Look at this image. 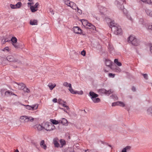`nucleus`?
I'll use <instances>...</instances> for the list:
<instances>
[{
	"mask_svg": "<svg viewBox=\"0 0 152 152\" xmlns=\"http://www.w3.org/2000/svg\"><path fill=\"white\" fill-rule=\"evenodd\" d=\"M117 4V7L121 10H123L124 14H125L127 18L129 20L132 22L133 21V19L132 18L130 15L127 13L126 10L124 8V6L122 4H121L119 2L116 1V2Z\"/></svg>",
	"mask_w": 152,
	"mask_h": 152,
	"instance_id": "1",
	"label": "nucleus"
},
{
	"mask_svg": "<svg viewBox=\"0 0 152 152\" xmlns=\"http://www.w3.org/2000/svg\"><path fill=\"white\" fill-rule=\"evenodd\" d=\"M128 42L134 46H137L139 45L140 42L134 35H131L128 38Z\"/></svg>",
	"mask_w": 152,
	"mask_h": 152,
	"instance_id": "2",
	"label": "nucleus"
},
{
	"mask_svg": "<svg viewBox=\"0 0 152 152\" xmlns=\"http://www.w3.org/2000/svg\"><path fill=\"white\" fill-rule=\"evenodd\" d=\"M88 96L90 97L94 103H98L100 102V99L97 98L99 96L98 95L92 91H90Z\"/></svg>",
	"mask_w": 152,
	"mask_h": 152,
	"instance_id": "3",
	"label": "nucleus"
},
{
	"mask_svg": "<svg viewBox=\"0 0 152 152\" xmlns=\"http://www.w3.org/2000/svg\"><path fill=\"white\" fill-rule=\"evenodd\" d=\"M44 129L47 131H51L55 129V126L51 123L46 122L42 124Z\"/></svg>",
	"mask_w": 152,
	"mask_h": 152,
	"instance_id": "4",
	"label": "nucleus"
},
{
	"mask_svg": "<svg viewBox=\"0 0 152 152\" xmlns=\"http://www.w3.org/2000/svg\"><path fill=\"white\" fill-rule=\"evenodd\" d=\"M20 120L21 122L25 123L29 122H33L34 120V118L31 116L23 115L20 117Z\"/></svg>",
	"mask_w": 152,
	"mask_h": 152,
	"instance_id": "5",
	"label": "nucleus"
},
{
	"mask_svg": "<svg viewBox=\"0 0 152 152\" xmlns=\"http://www.w3.org/2000/svg\"><path fill=\"white\" fill-rule=\"evenodd\" d=\"M11 41L12 42V45L16 49L21 48H23L22 45H20L18 44L17 43V39L14 37H13L11 39Z\"/></svg>",
	"mask_w": 152,
	"mask_h": 152,
	"instance_id": "6",
	"label": "nucleus"
},
{
	"mask_svg": "<svg viewBox=\"0 0 152 152\" xmlns=\"http://www.w3.org/2000/svg\"><path fill=\"white\" fill-rule=\"evenodd\" d=\"M112 30L114 32V34L116 35L120 34L122 32V29L120 26L116 25L113 28H112Z\"/></svg>",
	"mask_w": 152,
	"mask_h": 152,
	"instance_id": "7",
	"label": "nucleus"
},
{
	"mask_svg": "<svg viewBox=\"0 0 152 152\" xmlns=\"http://www.w3.org/2000/svg\"><path fill=\"white\" fill-rule=\"evenodd\" d=\"M5 60H7L8 61L13 62H17L18 64H20V61L18 60V59L15 58L12 56H9L7 57L6 59H5Z\"/></svg>",
	"mask_w": 152,
	"mask_h": 152,
	"instance_id": "8",
	"label": "nucleus"
},
{
	"mask_svg": "<svg viewBox=\"0 0 152 152\" xmlns=\"http://www.w3.org/2000/svg\"><path fill=\"white\" fill-rule=\"evenodd\" d=\"M13 85L16 88L20 90H23L25 86V85L23 83H18L14 82Z\"/></svg>",
	"mask_w": 152,
	"mask_h": 152,
	"instance_id": "9",
	"label": "nucleus"
},
{
	"mask_svg": "<svg viewBox=\"0 0 152 152\" xmlns=\"http://www.w3.org/2000/svg\"><path fill=\"white\" fill-rule=\"evenodd\" d=\"M39 6V4L37 2L36 3L34 6H31L30 9L31 12H35L38 10V7Z\"/></svg>",
	"mask_w": 152,
	"mask_h": 152,
	"instance_id": "10",
	"label": "nucleus"
},
{
	"mask_svg": "<svg viewBox=\"0 0 152 152\" xmlns=\"http://www.w3.org/2000/svg\"><path fill=\"white\" fill-rule=\"evenodd\" d=\"M59 139L57 137L53 139V143L55 147L56 148H60V145L59 143Z\"/></svg>",
	"mask_w": 152,
	"mask_h": 152,
	"instance_id": "11",
	"label": "nucleus"
},
{
	"mask_svg": "<svg viewBox=\"0 0 152 152\" xmlns=\"http://www.w3.org/2000/svg\"><path fill=\"white\" fill-rule=\"evenodd\" d=\"M74 32L77 34H80L81 33V29L78 26L74 27L73 28Z\"/></svg>",
	"mask_w": 152,
	"mask_h": 152,
	"instance_id": "12",
	"label": "nucleus"
},
{
	"mask_svg": "<svg viewBox=\"0 0 152 152\" xmlns=\"http://www.w3.org/2000/svg\"><path fill=\"white\" fill-rule=\"evenodd\" d=\"M67 6L70 7L73 10H76V5L73 2L70 1Z\"/></svg>",
	"mask_w": 152,
	"mask_h": 152,
	"instance_id": "13",
	"label": "nucleus"
},
{
	"mask_svg": "<svg viewBox=\"0 0 152 152\" xmlns=\"http://www.w3.org/2000/svg\"><path fill=\"white\" fill-rule=\"evenodd\" d=\"M59 123L64 125H68V121L65 118H62L61 120H59Z\"/></svg>",
	"mask_w": 152,
	"mask_h": 152,
	"instance_id": "14",
	"label": "nucleus"
},
{
	"mask_svg": "<svg viewBox=\"0 0 152 152\" xmlns=\"http://www.w3.org/2000/svg\"><path fill=\"white\" fill-rule=\"evenodd\" d=\"M40 146L41 148H43L45 150H46L47 148V146L45 143L44 140H42L40 143Z\"/></svg>",
	"mask_w": 152,
	"mask_h": 152,
	"instance_id": "15",
	"label": "nucleus"
},
{
	"mask_svg": "<svg viewBox=\"0 0 152 152\" xmlns=\"http://www.w3.org/2000/svg\"><path fill=\"white\" fill-rule=\"evenodd\" d=\"M145 11L146 14L152 17V11L146 8L145 10Z\"/></svg>",
	"mask_w": 152,
	"mask_h": 152,
	"instance_id": "16",
	"label": "nucleus"
},
{
	"mask_svg": "<svg viewBox=\"0 0 152 152\" xmlns=\"http://www.w3.org/2000/svg\"><path fill=\"white\" fill-rule=\"evenodd\" d=\"M39 105L37 104H35L31 105V110H35L37 109Z\"/></svg>",
	"mask_w": 152,
	"mask_h": 152,
	"instance_id": "17",
	"label": "nucleus"
},
{
	"mask_svg": "<svg viewBox=\"0 0 152 152\" xmlns=\"http://www.w3.org/2000/svg\"><path fill=\"white\" fill-rule=\"evenodd\" d=\"M86 27L88 28L92 29L93 30L96 29L95 27L91 23H88V25Z\"/></svg>",
	"mask_w": 152,
	"mask_h": 152,
	"instance_id": "18",
	"label": "nucleus"
},
{
	"mask_svg": "<svg viewBox=\"0 0 152 152\" xmlns=\"http://www.w3.org/2000/svg\"><path fill=\"white\" fill-rule=\"evenodd\" d=\"M59 141L60 143V148H62L63 146L65 145L66 142L65 140L63 139H60Z\"/></svg>",
	"mask_w": 152,
	"mask_h": 152,
	"instance_id": "19",
	"label": "nucleus"
},
{
	"mask_svg": "<svg viewBox=\"0 0 152 152\" xmlns=\"http://www.w3.org/2000/svg\"><path fill=\"white\" fill-rule=\"evenodd\" d=\"M112 62L111 61L108 59H106L105 61V64L107 66L111 67L112 65Z\"/></svg>",
	"mask_w": 152,
	"mask_h": 152,
	"instance_id": "20",
	"label": "nucleus"
},
{
	"mask_svg": "<svg viewBox=\"0 0 152 152\" xmlns=\"http://www.w3.org/2000/svg\"><path fill=\"white\" fill-rule=\"evenodd\" d=\"M108 48L111 53H113L114 52V50L112 45L109 44L108 45Z\"/></svg>",
	"mask_w": 152,
	"mask_h": 152,
	"instance_id": "21",
	"label": "nucleus"
},
{
	"mask_svg": "<svg viewBox=\"0 0 152 152\" xmlns=\"http://www.w3.org/2000/svg\"><path fill=\"white\" fill-rule=\"evenodd\" d=\"M130 148V146H127L122 149L121 152H127V151H129Z\"/></svg>",
	"mask_w": 152,
	"mask_h": 152,
	"instance_id": "22",
	"label": "nucleus"
},
{
	"mask_svg": "<svg viewBox=\"0 0 152 152\" xmlns=\"http://www.w3.org/2000/svg\"><path fill=\"white\" fill-rule=\"evenodd\" d=\"M148 114L152 116V106L149 107L147 110Z\"/></svg>",
	"mask_w": 152,
	"mask_h": 152,
	"instance_id": "23",
	"label": "nucleus"
},
{
	"mask_svg": "<svg viewBox=\"0 0 152 152\" xmlns=\"http://www.w3.org/2000/svg\"><path fill=\"white\" fill-rule=\"evenodd\" d=\"M13 94V92L10 91H7L5 92L4 96H10L12 95V94Z\"/></svg>",
	"mask_w": 152,
	"mask_h": 152,
	"instance_id": "24",
	"label": "nucleus"
},
{
	"mask_svg": "<svg viewBox=\"0 0 152 152\" xmlns=\"http://www.w3.org/2000/svg\"><path fill=\"white\" fill-rule=\"evenodd\" d=\"M50 121L52 123V124L53 125H57L59 123V121H58L54 119H50Z\"/></svg>",
	"mask_w": 152,
	"mask_h": 152,
	"instance_id": "25",
	"label": "nucleus"
},
{
	"mask_svg": "<svg viewBox=\"0 0 152 152\" xmlns=\"http://www.w3.org/2000/svg\"><path fill=\"white\" fill-rule=\"evenodd\" d=\"M146 28L152 31V24L150 23L147 24L145 25Z\"/></svg>",
	"mask_w": 152,
	"mask_h": 152,
	"instance_id": "26",
	"label": "nucleus"
},
{
	"mask_svg": "<svg viewBox=\"0 0 152 152\" xmlns=\"http://www.w3.org/2000/svg\"><path fill=\"white\" fill-rule=\"evenodd\" d=\"M30 23V24L32 25H37V21L36 20H31Z\"/></svg>",
	"mask_w": 152,
	"mask_h": 152,
	"instance_id": "27",
	"label": "nucleus"
},
{
	"mask_svg": "<svg viewBox=\"0 0 152 152\" xmlns=\"http://www.w3.org/2000/svg\"><path fill=\"white\" fill-rule=\"evenodd\" d=\"M105 92L106 90L104 88L100 89L98 90V92L100 94H105Z\"/></svg>",
	"mask_w": 152,
	"mask_h": 152,
	"instance_id": "28",
	"label": "nucleus"
},
{
	"mask_svg": "<svg viewBox=\"0 0 152 152\" xmlns=\"http://www.w3.org/2000/svg\"><path fill=\"white\" fill-rule=\"evenodd\" d=\"M36 126L37 129L39 131H41L44 129V126L42 125H41L40 124H38Z\"/></svg>",
	"mask_w": 152,
	"mask_h": 152,
	"instance_id": "29",
	"label": "nucleus"
},
{
	"mask_svg": "<svg viewBox=\"0 0 152 152\" xmlns=\"http://www.w3.org/2000/svg\"><path fill=\"white\" fill-rule=\"evenodd\" d=\"M82 22L83 25L85 27H86L88 23L87 20H82Z\"/></svg>",
	"mask_w": 152,
	"mask_h": 152,
	"instance_id": "30",
	"label": "nucleus"
},
{
	"mask_svg": "<svg viewBox=\"0 0 152 152\" xmlns=\"http://www.w3.org/2000/svg\"><path fill=\"white\" fill-rule=\"evenodd\" d=\"M69 90L70 93L73 94H76V91H75L72 88V86L69 88Z\"/></svg>",
	"mask_w": 152,
	"mask_h": 152,
	"instance_id": "31",
	"label": "nucleus"
},
{
	"mask_svg": "<svg viewBox=\"0 0 152 152\" xmlns=\"http://www.w3.org/2000/svg\"><path fill=\"white\" fill-rule=\"evenodd\" d=\"M66 152H74V149L73 148L69 147L66 150Z\"/></svg>",
	"mask_w": 152,
	"mask_h": 152,
	"instance_id": "32",
	"label": "nucleus"
},
{
	"mask_svg": "<svg viewBox=\"0 0 152 152\" xmlns=\"http://www.w3.org/2000/svg\"><path fill=\"white\" fill-rule=\"evenodd\" d=\"M48 86L50 89L51 90L56 86V84L52 85L51 83H49L48 84Z\"/></svg>",
	"mask_w": 152,
	"mask_h": 152,
	"instance_id": "33",
	"label": "nucleus"
},
{
	"mask_svg": "<svg viewBox=\"0 0 152 152\" xmlns=\"http://www.w3.org/2000/svg\"><path fill=\"white\" fill-rule=\"evenodd\" d=\"M110 25L111 26V27L113 28L114 26H116L117 25H116L114 21L111 20L110 23Z\"/></svg>",
	"mask_w": 152,
	"mask_h": 152,
	"instance_id": "34",
	"label": "nucleus"
},
{
	"mask_svg": "<svg viewBox=\"0 0 152 152\" xmlns=\"http://www.w3.org/2000/svg\"><path fill=\"white\" fill-rule=\"evenodd\" d=\"M114 62L118 66H121L122 65L121 63V62H118V59H115L114 60Z\"/></svg>",
	"mask_w": 152,
	"mask_h": 152,
	"instance_id": "35",
	"label": "nucleus"
},
{
	"mask_svg": "<svg viewBox=\"0 0 152 152\" xmlns=\"http://www.w3.org/2000/svg\"><path fill=\"white\" fill-rule=\"evenodd\" d=\"M63 85L64 86L66 87H69V88L72 86V85L70 83H69L67 82H64L63 83Z\"/></svg>",
	"mask_w": 152,
	"mask_h": 152,
	"instance_id": "36",
	"label": "nucleus"
},
{
	"mask_svg": "<svg viewBox=\"0 0 152 152\" xmlns=\"http://www.w3.org/2000/svg\"><path fill=\"white\" fill-rule=\"evenodd\" d=\"M15 5L16 9L19 8L21 6L22 3L20 2H18Z\"/></svg>",
	"mask_w": 152,
	"mask_h": 152,
	"instance_id": "37",
	"label": "nucleus"
},
{
	"mask_svg": "<svg viewBox=\"0 0 152 152\" xmlns=\"http://www.w3.org/2000/svg\"><path fill=\"white\" fill-rule=\"evenodd\" d=\"M23 91L25 92H26L27 93H29L30 92V90L27 87H26L25 86L24 88L23 89Z\"/></svg>",
	"mask_w": 152,
	"mask_h": 152,
	"instance_id": "38",
	"label": "nucleus"
},
{
	"mask_svg": "<svg viewBox=\"0 0 152 152\" xmlns=\"http://www.w3.org/2000/svg\"><path fill=\"white\" fill-rule=\"evenodd\" d=\"M142 1L145 3H147L149 4H151L152 2L151 0H140Z\"/></svg>",
	"mask_w": 152,
	"mask_h": 152,
	"instance_id": "39",
	"label": "nucleus"
},
{
	"mask_svg": "<svg viewBox=\"0 0 152 152\" xmlns=\"http://www.w3.org/2000/svg\"><path fill=\"white\" fill-rule=\"evenodd\" d=\"M113 92V91H112L111 90H110L108 91H107L106 90V92H105V94L106 95H109L111 94Z\"/></svg>",
	"mask_w": 152,
	"mask_h": 152,
	"instance_id": "40",
	"label": "nucleus"
},
{
	"mask_svg": "<svg viewBox=\"0 0 152 152\" xmlns=\"http://www.w3.org/2000/svg\"><path fill=\"white\" fill-rule=\"evenodd\" d=\"M118 105H119L121 107H123L125 106V104L124 102H121L119 101V102H118Z\"/></svg>",
	"mask_w": 152,
	"mask_h": 152,
	"instance_id": "41",
	"label": "nucleus"
},
{
	"mask_svg": "<svg viewBox=\"0 0 152 152\" xmlns=\"http://www.w3.org/2000/svg\"><path fill=\"white\" fill-rule=\"evenodd\" d=\"M58 103L60 104H62V103H66V102L62 100L61 99H59L58 100Z\"/></svg>",
	"mask_w": 152,
	"mask_h": 152,
	"instance_id": "42",
	"label": "nucleus"
},
{
	"mask_svg": "<svg viewBox=\"0 0 152 152\" xmlns=\"http://www.w3.org/2000/svg\"><path fill=\"white\" fill-rule=\"evenodd\" d=\"M9 41L8 40H7L6 39L4 38L2 39L1 40V43L3 44H5V43L7 42H8Z\"/></svg>",
	"mask_w": 152,
	"mask_h": 152,
	"instance_id": "43",
	"label": "nucleus"
},
{
	"mask_svg": "<svg viewBox=\"0 0 152 152\" xmlns=\"http://www.w3.org/2000/svg\"><path fill=\"white\" fill-rule=\"evenodd\" d=\"M10 50L9 48L8 47H6L4 48L2 50L4 51L9 52Z\"/></svg>",
	"mask_w": 152,
	"mask_h": 152,
	"instance_id": "44",
	"label": "nucleus"
},
{
	"mask_svg": "<svg viewBox=\"0 0 152 152\" xmlns=\"http://www.w3.org/2000/svg\"><path fill=\"white\" fill-rule=\"evenodd\" d=\"M1 94L2 96H3V95L5 93V89H2L1 90Z\"/></svg>",
	"mask_w": 152,
	"mask_h": 152,
	"instance_id": "45",
	"label": "nucleus"
},
{
	"mask_svg": "<svg viewBox=\"0 0 152 152\" xmlns=\"http://www.w3.org/2000/svg\"><path fill=\"white\" fill-rule=\"evenodd\" d=\"M64 3L68 6L69 4V3H70V1L69 0H64Z\"/></svg>",
	"mask_w": 152,
	"mask_h": 152,
	"instance_id": "46",
	"label": "nucleus"
},
{
	"mask_svg": "<svg viewBox=\"0 0 152 152\" xmlns=\"http://www.w3.org/2000/svg\"><path fill=\"white\" fill-rule=\"evenodd\" d=\"M64 103H62V104H61V105H62L63 107H66L67 110H69V107L66 105Z\"/></svg>",
	"mask_w": 152,
	"mask_h": 152,
	"instance_id": "47",
	"label": "nucleus"
},
{
	"mask_svg": "<svg viewBox=\"0 0 152 152\" xmlns=\"http://www.w3.org/2000/svg\"><path fill=\"white\" fill-rule=\"evenodd\" d=\"M115 75L112 73H109L108 74V76L110 77L114 78L115 77Z\"/></svg>",
	"mask_w": 152,
	"mask_h": 152,
	"instance_id": "48",
	"label": "nucleus"
},
{
	"mask_svg": "<svg viewBox=\"0 0 152 152\" xmlns=\"http://www.w3.org/2000/svg\"><path fill=\"white\" fill-rule=\"evenodd\" d=\"M76 9H77V12L80 14H81L82 13V11L77 6Z\"/></svg>",
	"mask_w": 152,
	"mask_h": 152,
	"instance_id": "49",
	"label": "nucleus"
},
{
	"mask_svg": "<svg viewBox=\"0 0 152 152\" xmlns=\"http://www.w3.org/2000/svg\"><path fill=\"white\" fill-rule=\"evenodd\" d=\"M26 106V108L28 110H31V105H24Z\"/></svg>",
	"mask_w": 152,
	"mask_h": 152,
	"instance_id": "50",
	"label": "nucleus"
},
{
	"mask_svg": "<svg viewBox=\"0 0 152 152\" xmlns=\"http://www.w3.org/2000/svg\"><path fill=\"white\" fill-rule=\"evenodd\" d=\"M105 20L106 22L107 23H110L111 21V20L110 19L108 18H107L105 19Z\"/></svg>",
	"mask_w": 152,
	"mask_h": 152,
	"instance_id": "51",
	"label": "nucleus"
},
{
	"mask_svg": "<svg viewBox=\"0 0 152 152\" xmlns=\"http://www.w3.org/2000/svg\"><path fill=\"white\" fill-rule=\"evenodd\" d=\"M118 105V102H114L112 103V106H115L116 105Z\"/></svg>",
	"mask_w": 152,
	"mask_h": 152,
	"instance_id": "52",
	"label": "nucleus"
},
{
	"mask_svg": "<svg viewBox=\"0 0 152 152\" xmlns=\"http://www.w3.org/2000/svg\"><path fill=\"white\" fill-rule=\"evenodd\" d=\"M76 94H78L82 95L83 94V92L82 91H77Z\"/></svg>",
	"mask_w": 152,
	"mask_h": 152,
	"instance_id": "53",
	"label": "nucleus"
},
{
	"mask_svg": "<svg viewBox=\"0 0 152 152\" xmlns=\"http://www.w3.org/2000/svg\"><path fill=\"white\" fill-rule=\"evenodd\" d=\"M142 75L144 77V78L146 80L148 79V75L146 74H143Z\"/></svg>",
	"mask_w": 152,
	"mask_h": 152,
	"instance_id": "54",
	"label": "nucleus"
},
{
	"mask_svg": "<svg viewBox=\"0 0 152 152\" xmlns=\"http://www.w3.org/2000/svg\"><path fill=\"white\" fill-rule=\"evenodd\" d=\"M10 7L12 9H16V8H15L16 7H15V5H13V4H10Z\"/></svg>",
	"mask_w": 152,
	"mask_h": 152,
	"instance_id": "55",
	"label": "nucleus"
},
{
	"mask_svg": "<svg viewBox=\"0 0 152 152\" xmlns=\"http://www.w3.org/2000/svg\"><path fill=\"white\" fill-rule=\"evenodd\" d=\"M86 52L84 50H83L81 52L82 55L83 56H85L86 55Z\"/></svg>",
	"mask_w": 152,
	"mask_h": 152,
	"instance_id": "56",
	"label": "nucleus"
},
{
	"mask_svg": "<svg viewBox=\"0 0 152 152\" xmlns=\"http://www.w3.org/2000/svg\"><path fill=\"white\" fill-rule=\"evenodd\" d=\"M115 71L117 72H120L121 71V69L118 67L116 68Z\"/></svg>",
	"mask_w": 152,
	"mask_h": 152,
	"instance_id": "57",
	"label": "nucleus"
},
{
	"mask_svg": "<svg viewBox=\"0 0 152 152\" xmlns=\"http://www.w3.org/2000/svg\"><path fill=\"white\" fill-rule=\"evenodd\" d=\"M53 102H54V103H56L57 102V99L56 98H54L53 99Z\"/></svg>",
	"mask_w": 152,
	"mask_h": 152,
	"instance_id": "58",
	"label": "nucleus"
},
{
	"mask_svg": "<svg viewBox=\"0 0 152 152\" xmlns=\"http://www.w3.org/2000/svg\"><path fill=\"white\" fill-rule=\"evenodd\" d=\"M150 51L152 54V46H149Z\"/></svg>",
	"mask_w": 152,
	"mask_h": 152,
	"instance_id": "59",
	"label": "nucleus"
},
{
	"mask_svg": "<svg viewBox=\"0 0 152 152\" xmlns=\"http://www.w3.org/2000/svg\"><path fill=\"white\" fill-rule=\"evenodd\" d=\"M143 20L141 18L140 19L139 22L140 24H142V22H143Z\"/></svg>",
	"mask_w": 152,
	"mask_h": 152,
	"instance_id": "60",
	"label": "nucleus"
},
{
	"mask_svg": "<svg viewBox=\"0 0 152 152\" xmlns=\"http://www.w3.org/2000/svg\"><path fill=\"white\" fill-rule=\"evenodd\" d=\"M132 91H135L136 90V88L134 87H132Z\"/></svg>",
	"mask_w": 152,
	"mask_h": 152,
	"instance_id": "61",
	"label": "nucleus"
},
{
	"mask_svg": "<svg viewBox=\"0 0 152 152\" xmlns=\"http://www.w3.org/2000/svg\"><path fill=\"white\" fill-rule=\"evenodd\" d=\"M60 108V109L63 110H64V112H66V113H67V111L65 109L63 108Z\"/></svg>",
	"mask_w": 152,
	"mask_h": 152,
	"instance_id": "62",
	"label": "nucleus"
},
{
	"mask_svg": "<svg viewBox=\"0 0 152 152\" xmlns=\"http://www.w3.org/2000/svg\"><path fill=\"white\" fill-rule=\"evenodd\" d=\"M85 152H92V151L91 150H85Z\"/></svg>",
	"mask_w": 152,
	"mask_h": 152,
	"instance_id": "63",
	"label": "nucleus"
},
{
	"mask_svg": "<svg viewBox=\"0 0 152 152\" xmlns=\"http://www.w3.org/2000/svg\"><path fill=\"white\" fill-rule=\"evenodd\" d=\"M32 4H33V3H30V2H28V3H27V4H28V6H31V5Z\"/></svg>",
	"mask_w": 152,
	"mask_h": 152,
	"instance_id": "64",
	"label": "nucleus"
}]
</instances>
